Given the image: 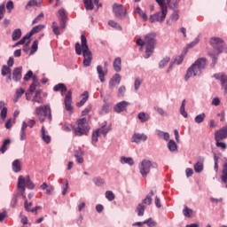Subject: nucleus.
<instances>
[{"instance_id": "48", "label": "nucleus", "mask_w": 227, "mask_h": 227, "mask_svg": "<svg viewBox=\"0 0 227 227\" xmlns=\"http://www.w3.org/2000/svg\"><path fill=\"white\" fill-rule=\"evenodd\" d=\"M11 141L10 139H6L4 141L1 148H0V152L1 153H4L6 152V150H8V148L6 147L8 145H10Z\"/></svg>"}, {"instance_id": "52", "label": "nucleus", "mask_w": 227, "mask_h": 227, "mask_svg": "<svg viewBox=\"0 0 227 227\" xmlns=\"http://www.w3.org/2000/svg\"><path fill=\"white\" fill-rule=\"evenodd\" d=\"M108 25L111 26V27H114L119 31H121V26H120V24L116 23L114 20H109Z\"/></svg>"}, {"instance_id": "30", "label": "nucleus", "mask_w": 227, "mask_h": 227, "mask_svg": "<svg viewBox=\"0 0 227 227\" xmlns=\"http://www.w3.org/2000/svg\"><path fill=\"white\" fill-rule=\"evenodd\" d=\"M145 207L143 203H140L137 205V208H136V212L137 213V215L139 217H143V215H145Z\"/></svg>"}, {"instance_id": "17", "label": "nucleus", "mask_w": 227, "mask_h": 227, "mask_svg": "<svg viewBox=\"0 0 227 227\" xmlns=\"http://www.w3.org/2000/svg\"><path fill=\"white\" fill-rule=\"evenodd\" d=\"M128 106H130V103L127 101H121L114 106V111L115 113H122V111L127 110Z\"/></svg>"}, {"instance_id": "29", "label": "nucleus", "mask_w": 227, "mask_h": 227, "mask_svg": "<svg viewBox=\"0 0 227 227\" xmlns=\"http://www.w3.org/2000/svg\"><path fill=\"white\" fill-rule=\"evenodd\" d=\"M43 29H45V25H37L34 27L28 34L31 36H33V35H36V33H40V31H42Z\"/></svg>"}, {"instance_id": "37", "label": "nucleus", "mask_w": 227, "mask_h": 227, "mask_svg": "<svg viewBox=\"0 0 227 227\" xmlns=\"http://www.w3.org/2000/svg\"><path fill=\"white\" fill-rule=\"evenodd\" d=\"M121 164H129V166H134V160L132 158L122 156L121 157Z\"/></svg>"}, {"instance_id": "41", "label": "nucleus", "mask_w": 227, "mask_h": 227, "mask_svg": "<svg viewBox=\"0 0 227 227\" xmlns=\"http://www.w3.org/2000/svg\"><path fill=\"white\" fill-rule=\"evenodd\" d=\"M29 38H31V35L28 33L25 36H23L18 43H16L15 45H24L27 40H28L29 43H31V41H29Z\"/></svg>"}, {"instance_id": "35", "label": "nucleus", "mask_w": 227, "mask_h": 227, "mask_svg": "<svg viewBox=\"0 0 227 227\" xmlns=\"http://www.w3.org/2000/svg\"><path fill=\"white\" fill-rule=\"evenodd\" d=\"M60 184H64L62 186V196H66V194L68 192V180L61 179Z\"/></svg>"}, {"instance_id": "36", "label": "nucleus", "mask_w": 227, "mask_h": 227, "mask_svg": "<svg viewBox=\"0 0 227 227\" xmlns=\"http://www.w3.org/2000/svg\"><path fill=\"white\" fill-rule=\"evenodd\" d=\"M135 12L136 13H138V15L141 17V19H143V20L145 22H146V20H148V16L146 15V12H143V10H141L139 8V6H137L136 9H135Z\"/></svg>"}, {"instance_id": "8", "label": "nucleus", "mask_w": 227, "mask_h": 227, "mask_svg": "<svg viewBox=\"0 0 227 227\" xmlns=\"http://www.w3.org/2000/svg\"><path fill=\"white\" fill-rule=\"evenodd\" d=\"M76 128H74V132L76 136H86L90 132V126H88V119L82 118L76 121Z\"/></svg>"}, {"instance_id": "15", "label": "nucleus", "mask_w": 227, "mask_h": 227, "mask_svg": "<svg viewBox=\"0 0 227 227\" xmlns=\"http://www.w3.org/2000/svg\"><path fill=\"white\" fill-rule=\"evenodd\" d=\"M121 82V76H120V74H114L109 82L110 90L116 88V86H118V84H120Z\"/></svg>"}, {"instance_id": "16", "label": "nucleus", "mask_w": 227, "mask_h": 227, "mask_svg": "<svg viewBox=\"0 0 227 227\" xmlns=\"http://www.w3.org/2000/svg\"><path fill=\"white\" fill-rule=\"evenodd\" d=\"M12 79L15 82H19L22 79V67H16L12 71Z\"/></svg>"}, {"instance_id": "32", "label": "nucleus", "mask_w": 227, "mask_h": 227, "mask_svg": "<svg viewBox=\"0 0 227 227\" xmlns=\"http://www.w3.org/2000/svg\"><path fill=\"white\" fill-rule=\"evenodd\" d=\"M20 36H22V31L20 30V28H17L12 32V38L13 42H17V40H19Z\"/></svg>"}, {"instance_id": "47", "label": "nucleus", "mask_w": 227, "mask_h": 227, "mask_svg": "<svg viewBox=\"0 0 227 227\" xmlns=\"http://www.w3.org/2000/svg\"><path fill=\"white\" fill-rule=\"evenodd\" d=\"M169 61H171V59L169 57H165L162 60L160 61V68H164V67H166Z\"/></svg>"}, {"instance_id": "12", "label": "nucleus", "mask_w": 227, "mask_h": 227, "mask_svg": "<svg viewBox=\"0 0 227 227\" xmlns=\"http://www.w3.org/2000/svg\"><path fill=\"white\" fill-rule=\"evenodd\" d=\"M216 81H220L221 88L223 90L224 95H227V75L224 73H217L214 74Z\"/></svg>"}, {"instance_id": "10", "label": "nucleus", "mask_w": 227, "mask_h": 227, "mask_svg": "<svg viewBox=\"0 0 227 227\" xmlns=\"http://www.w3.org/2000/svg\"><path fill=\"white\" fill-rule=\"evenodd\" d=\"M152 168H157L156 163H152V161L148 160H142L139 166V170L142 176L146 177L148 176V173H150V169H152Z\"/></svg>"}, {"instance_id": "39", "label": "nucleus", "mask_w": 227, "mask_h": 227, "mask_svg": "<svg viewBox=\"0 0 227 227\" xmlns=\"http://www.w3.org/2000/svg\"><path fill=\"white\" fill-rule=\"evenodd\" d=\"M97 70H98V77L100 79V82H104L106 81L104 79V77H106V74H104V69L102 68V66H98Z\"/></svg>"}, {"instance_id": "63", "label": "nucleus", "mask_w": 227, "mask_h": 227, "mask_svg": "<svg viewBox=\"0 0 227 227\" xmlns=\"http://www.w3.org/2000/svg\"><path fill=\"white\" fill-rule=\"evenodd\" d=\"M33 77V71H28L25 75H24V81H29Z\"/></svg>"}, {"instance_id": "9", "label": "nucleus", "mask_w": 227, "mask_h": 227, "mask_svg": "<svg viewBox=\"0 0 227 227\" xmlns=\"http://www.w3.org/2000/svg\"><path fill=\"white\" fill-rule=\"evenodd\" d=\"M160 10V12H158L150 16L149 20L152 24H153V22L162 23L164 20H166V16L168 15V8L163 7Z\"/></svg>"}, {"instance_id": "11", "label": "nucleus", "mask_w": 227, "mask_h": 227, "mask_svg": "<svg viewBox=\"0 0 227 227\" xmlns=\"http://www.w3.org/2000/svg\"><path fill=\"white\" fill-rule=\"evenodd\" d=\"M113 12L114 13L116 19L123 20L127 17V9H125L121 4H114L113 5Z\"/></svg>"}, {"instance_id": "27", "label": "nucleus", "mask_w": 227, "mask_h": 227, "mask_svg": "<svg viewBox=\"0 0 227 227\" xmlns=\"http://www.w3.org/2000/svg\"><path fill=\"white\" fill-rule=\"evenodd\" d=\"M27 129V123L26 121H23L21 129H20V141H26V139H27L26 129Z\"/></svg>"}, {"instance_id": "33", "label": "nucleus", "mask_w": 227, "mask_h": 227, "mask_svg": "<svg viewBox=\"0 0 227 227\" xmlns=\"http://www.w3.org/2000/svg\"><path fill=\"white\" fill-rule=\"evenodd\" d=\"M1 74L5 77V75H12V67L4 65L2 67Z\"/></svg>"}, {"instance_id": "50", "label": "nucleus", "mask_w": 227, "mask_h": 227, "mask_svg": "<svg viewBox=\"0 0 227 227\" xmlns=\"http://www.w3.org/2000/svg\"><path fill=\"white\" fill-rule=\"evenodd\" d=\"M106 200H108V201H114V198H116V196L114 195V193L113 192L106 191Z\"/></svg>"}, {"instance_id": "43", "label": "nucleus", "mask_w": 227, "mask_h": 227, "mask_svg": "<svg viewBox=\"0 0 227 227\" xmlns=\"http://www.w3.org/2000/svg\"><path fill=\"white\" fill-rule=\"evenodd\" d=\"M92 180L95 185H97L98 187H102V185L106 184V181L100 177H94Z\"/></svg>"}, {"instance_id": "7", "label": "nucleus", "mask_w": 227, "mask_h": 227, "mask_svg": "<svg viewBox=\"0 0 227 227\" xmlns=\"http://www.w3.org/2000/svg\"><path fill=\"white\" fill-rule=\"evenodd\" d=\"M17 187L21 196H24V192H26V187H27V189H35V184L31 182L29 176H27L26 177H24V176H20Z\"/></svg>"}, {"instance_id": "61", "label": "nucleus", "mask_w": 227, "mask_h": 227, "mask_svg": "<svg viewBox=\"0 0 227 227\" xmlns=\"http://www.w3.org/2000/svg\"><path fill=\"white\" fill-rule=\"evenodd\" d=\"M215 145H216L217 148H222V150H226V148H227L226 144H224L221 141H216Z\"/></svg>"}, {"instance_id": "62", "label": "nucleus", "mask_w": 227, "mask_h": 227, "mask_svg": "<svg viewBox=\"0 0 227 227\" xmlns=\"http://www.w3.org/2000/svg\"><path fill=\"white\" fill-rule=\"evenodd\" d=\"M13 123H15V121H13L12 119H8L5 123V129H11L12 127H13Z\"/></svg>"}, {"instance_id": "22", "label": "nucleus", "mask_w": 227, "mask_h": 227, "mask_svg": "<svg viewBox=\"0 0 227 227\" xmlns=\"http://www.w3.org/2000/svg\"><path fill=\"white\" fill-rule=\"evenodd\" d=\"M82 100L76 103V107H82L88 102V98L90 97V93L88 91H84L82 95Z\"/></svg>"}, {"instance_id": "28", "label": "nucleus", "mask_w": 227, "mask_h": 227, "mask_svg": "<svg viewBox=\"0 0 227 227\" xmlns=\"http://www.w3.org/2000/svg\"><path fill=\"white\" fill-rule=\"evenodd\" d=\"M138 120L141 121V123H145L150 120V114H145V112H141L137 115Z\"/></svg>"}, {"instance_id": "58", "label": "nucleus", "mask_w": 227, "mask_h": 227, "mask_svg": "<svg viewBox=\"0 0 227 227\" xmlns=\"http://www.w3.org/2000/svg\"><path fill=\"white\" fill-rule=\"evenodd\" d=\"M7 114H8V108L4 107V108L1 110V113H0V118H1V120H6Z\"/></svg>"}, {"instance_id": "25", "label": "nucleus", "mask_w": 227, "mask_h": 227, "mask_svg": "<svg viewBox=\"0 0 227 227\" xmlns=\"http://www.w3.org/2000/svg\"><path fill=\"white\" fill-rule=\"evenodd\" d=\"M114 70L121 72V58L118 57L114 60Z\"/></svg>"}, {"instance_id": "3", "label": "nucleus", "mask_w": 227, "mask_h": 227, "mask_svg": "<svg viewBox=\"0 0 227 227\" xmlns=\"http://www.w3.org/2000/svg\"><path fill=\"white\" fill-rule=\"evenodd\" d=\"M155 34L151 33L145 36V40L138 38L137 40V45H139L140 47H144L145 45V59H148L152 54H153V51L155 49Z\"/></svg>"}, {"instance_id": "20", "label": "nucleus", "mask_w": 227, "mask_h": 227, "mask_svg": "<svg viewBox=\"0 0 227 227\" xmlns=\"http://www.w3.org/2000/svg\"><path fill=\"white\" fill-rule=\"evenodd\" d=\"M203 162H205V158L199 157L197 163L194 165L195 173H201L203 171Z\"/></svg>"}, {"instance_id": "13", "label": "nucleus", "mask_w": 227, "mask_h": 227, "mask_svg": "<svg viewBox=\"0 0 227 227\" xmlns=\"http://www.w3.org/2000/svg\"><path fill=\"white\" fill-rule=\"evenodd\" d=\"M65 109L70 114L74 111V106H72V90H68L65 98H64Z\"/></svg>"}, {"instance_id": "5", "label": "nucleus", "mask_w": 227, "mask_h": 227, "mask_svg": "<svg viewBox=\"0 0 227 227\" xmlns=\"http://www.w3.org/2000/svg\"><path fill=\"white\" fill-rule=\"evenodd\" d=\"M59 27H58V22L53 21L51 25V29L57 36H59L61 35V31H65L67 28V22L68 20V18L67 16V11L65 9H59Z\"/></svg>"}, {"instance_id": "31", "label": "nucleus", "mask_w": 227, "mask_h": 227, "mask_svg": "<svg viewBox=\"0 0 227 227\" xmlns=\"http://www.w3.org/2000/svg\"><path fill=\"white\" fill-rule=\"evenodd\" d=\"M26 93V90L22 88H20L16 90L15 95H14V102L17 103L19 102V98L22 97Z\"/></svg>"}, {"instance_id": "45", "label": "nucleus", "mask_w": 227, "mask_h": 227, "mask_svg": "<svg viewBox=\"0 0 227 227\" xmlns=\"http://www.w3.org/2000/svg\"><path fill=\"white\" fill-rule=\"evenodd\" d=\"M111 129L107 127H102L100 129H98L96 131H98V133L104 135V137H106L107 136V132H109Z\"/></svg>"}, {"instance_id": "44", "label": "nucleus", "mask_w": 227, "mask_h": 227, "mask_svg": "<svg viewBox=\"0 0 227 227\" xmlns=\"http://www.w3.org/2000/svg\"><path fill=\"white\" fill-rule=\"evenodd\" d=\"M194 211L192 209L189 208L187 206H184V208L183 209V214L184 217H191Z\"/></svg>"}, {"instance_id": "21", "label": "nucleus", "mask_w": 227, "mask_h": 227, "mask_svg": "<svg viewBox=\"0 0 227 227\" xmlns=\"http://www.w3.org/2000/svg\"><path fill=\"white\" fill-rule=\"evenodd\" d=\"M32 102L36 104H43V98H42V90H35V94L32 98Z\"/></svg>"}, {"instance_id": "57", "label": "nucleus", "mask_w": 227, "mask_h": 227, "mask_svg": "<svg viewBox=\"0 0 227 227\" xmlns=\"http://www.w3.org/2000/svg\"><path fill=\"white\" fill-rule=\"evenodd\" d=\"M180 19V15L178 14V11H174L173 13L170 16V20H173L174 22H176Z\"/></svg>"}, {"instance_id": "51", "label": "nucleus", "mask_w": 227, "mask_h": 227, "mask_svg": "<svg viewBox=\"0 0 227 227\" xmlns=\"http://www.w3.org/2000/svg\"><path fill=\"white\" fill-rule=\"evenodd\" d=\"M153 201V200L152 199V196L146 195L141 203H143V205H152Z\"/></svg>"}, {"instance_id": "42", "label": "nucleus", "mask_w": 227, "mask_h": 227, "mask_svg": "<svg viewBox=\"0 0 227 227\" xmlns=\"http://www.w3.org/2000/svg\"><path fill=\"white\" fill-rule=\"evenodd\" d=\"M205 118H207V115L205 113L200 114L195 117V123H203L205 121Z\"/></svg>"}, {"instance_id": "46", "label": "nucleus", "mask_w": 227, "mask_h": 227, "mask_svg": "<svg viewBox=\"0 0 227 227\" xmlns=\"http://www.w3.org/2000/svg\"><path fill=\"white\" fill-rule=\"evenodd\" d=\"M141 84H143V79L137 77L135 79V82H134V88H135L136 91H137V90H139V88H141Z\"/></svg>"}, {"instance_id": "56", "label": "nucleus", "mask_w": 227, "mask_h": 227, "mask_svg": "<svg viewBox=\"0 0 227 227\" xmlns=\"http://www.w3.org/2000/svg\"><path fill=\"white\" fill-rule=\"evenodd\" d=\"M44 14L43 12H41L33 21H32V26H35V24H38L39 22L42 21V19H43Z\"/></svg>"}, {"instance_id": "49", "label": "nucleus", "mask_w": 227, "mask_h": 227, "mask_svg": "<svg viewBox=\"0 0 227 227\" xmlns=\"http://www.w3.org/2000/svg\"><path fill=\"white\" fill-rule=\"evenodd\" d=\"M145 224H147L148 227H156L157 226V222L153 221V219L149 218L145 221H144Z\"/></svg>"}, {"instance_id": "1", "label": "nucleus", "mask_w": 227, "mask_h": 227, "mask_svg": "<svg viewBox=\"0 0 227 227\" xmlns=\"http://www.w3.org/2000/svg\"><path fill=\"white\" fill-rule=\"evenodd\" d=\"M82 44L79 43H75V52L78 56L83 54V66L90 67L91 65V60L93 59V55L91 51H90V47H88V40L86 39V35H81Z\"/></svg>"}, {"instance_id": "2", "label": "nucleus", "mask_w": 227, "mask_h": 227, "mask_svg": "<svg viewBox=\"0 0 227 227\" xmlns=\"http://www.w3.org/2000/svg\"><path fill=\"white\" fill-rule=\"evenodd\" d=\"M209 42L214 51H209L208 56L212 58V67H215V65H217V58L219 57V54L224 51L226 43H224V41L219 37H212Z\"/></svg>"}, {"instance_id": "59", "label": "nucleus", "mask_w": 227, "mask_h": 227, "mask_svg": "<svg viewBox=\"0 0 227 227\" xmlns=\"http://www.w3.org/2000/svg\"><path fill=\"white\" fill-rule=\"evenodd\" d=\"M125 91H127V88L122 85L119 88L118 97H123L125 95Z\"/></svg>"}, {"instance_id": "24", "label": "nucleus", "mask_w": 227, "mask_h": 227, "mask_svg": "<svg viewBox=\"0 0 227 227\" xmlns=\"http://www.w3.org/2000/svg\"><path fill=\"white\" fill-rule=\"evenodd\" d=\"M12 170L14 173H19L22 171V162H20V160H15L12 162Z\"/></svg>"}, {"instance_id": "55", "label": "nucleus", "mask_w": 227, "mask_h": 227, "mask_svg": "<svg viewBox=\"0 0 227 227\" xmlns=\"http://www.w3.org/2000/svg\"><path fill=\"white\" fill-rule=\"evenodd\" d=\"M36 51H38V40L34 41L32 43L30 54H35Z\"/></svg>"}, {"instance_id": "34", "label": "nucleus", "mask_w": 227, "mask_h": 227, "mask_svg": "<svg viewBox=\"0 0 227 227\" xmlns=\"http://www.w3.org/2000/svg\"><path fill=\"white\" fill-rule=\"evenodd\" d=\"M166 1H167V4L172 10H175V8H178V4H180V0H166Z\"/></svg>"}, {"instance_id": "23", "label": "nucleus", "mask_w": 227, "mask_h": 227, "mask_svg": "<svg viewBox=\"0 0 227 227\" xmlns=\"http://www.w3.org/2000/svg\"><path fill=\"white\" fill-rule=\"evenodd\" d=\"M67 85L64 83H58L53 87V91H61L62 97L65 95V93H67Z\"/></svg>"}, {"instance_id": "53", "label": "nucleus", "mask_w": 227, "mask_h": 227, "mask_svg": "<svg viewBox=\"0 0 227 227\" xmlns=\"http://www.w3.org/2000/svg\"><path fill=\"white\" fill-rule=\"evenodd\" d=\"M98 136H100V134L98 130L92 133V145H97V143H98Z\"/></svg>"}, {"instance_id": "40", "label": "nucleus", "mask_w": 227, "mask_h": 227, "mask_svg": "<svg viewBox=\"0 0 227 227\" xmlns=\"http://www.w3.org/2000/svg\"><path fill=\"white\" fill-rule=\"evenodd\" d=\"M83 4L85 6V10L91 11L95 6L93 5V0H83Z\"/></svg>"}, {"instance_id": "60", "label": "nucleus", "mask_w": 227, "mask_h": 227, "mask_svg": "<svg viewBox=\"0 0 227 227\" xmlns=\"http://www.w3.org/2000/svg\"><path fill=\"white\" fill-rule=\"evenodd\" d=\"M92 106L91 105H89L82 112V116H86V114L91 113Z\"/></svg>"}, {"instance_id": "64", "label": "nucleus", "mask_w": 227, "mask_h": 227, "mask_svg": "<svg viewBox=\"0 0 227 227\" xmlns=\"http://www.w3.org/2000/svg\"><path fill=\"white\" fill-rule=\"evenodd\" d=\"M36 86H40V83L32 82V84L29 87L30 93H33L36 90Z\"/></svg>"}, {"instance_id": "54", "label": "nucleus", "mask_w": 227, "mask_h": 227, "mask_svg": "<svg viewBox=\"0 0 227 227\" xmlns=\"http://www.w3.org/2000/svg\"><path fill=\"white\" fill-rule=\"evenodd\" d=\"M4 13H6V5L4 4L0 5V20L4 19Z\"/></svg>"}, {"instance_id": "18", "label": "nucleus", "mask_w": 227, "mask_h": 227, "mask_svg": "<svg viewBox=\"0 0 227 227\" xmlns=\"http://www.w3.org/2000/svg\"><path fill=\"white\" fill-rule=\"evenodd\" d=\"M148 137L145 134L135 133L131 138L132 143L139 144L141 141H146Z\"/></svg>"}, {"instance_id": "6", "label": "nucleus", "mask_w": 227, "mask_h": 227, "mask_svg": "<svg viewBox=\"0 0 227 227\" xmlns=\"http://www.w3.org/2000/svg\"><path fill=\"white\" fill-rule=\"evenodd\" d=\"M35 116H36L41 123L45 121V118L48 120H52V114L51 112V107L49 106H37L34 111Z\"/></svg>"}, {"instance_id": "14", "label": "nucleus", "mask_w": 227, "mask_h": 227, "mask_svg": "<svg viewBox=\"0 0 227 227\" xmlns=\"http://www.w3.org/2000/svg\"><path fill=\"white\" fill-rule=\"evenodd\" d=\"M223 139H227V126L215 132V141H223Z\"/></svg>"}, {"instance_id": "38", "label": "nucleus", "mask_w": 227, "mask_h": 227, "mask_svg": "<svg viewBox=\"0 0 227 227\" xmlns=\"http://www.w3.org/2000/svg\"><path fill=\"white\" fill-rule=\"evenodd\" d=\"M168 148L170 152H176L178 150L176 142H175V140H169V142L168 144Z\"/></svg>"}, {"instance_id": "19", "label": "nucleus", "mask_w": 227, "mask_h": 227, "mask_svg": "<svg viewBox=\"0 0 227 227\" xmlns=\"http://www.w3.org/2000/svg\"><path fill=\"white\" fill-rule=\"evenodd\" d=\"M41 137H42L43 141L44 143H46V145L51 144V138L49 136V131L45 130V126H43L41 128Z\"/></svg>"}, {"instance_id": "4", "label": "nucleus", "mask_w": 227, "mask_h": 227, "mask_svg": "<svg viewBox=\"0 0 227 227\" xmlns=\"http://www.w3.org/2000/svg\"><path fill=\"white\" fill-rule=\"evenodd\" d=\"M207 67V59L200 58L197 59L186 71L184 81H189L191 77H196V75H201V72L205 70Z\"/></svg>"}, {"instance_id": "26", "label": "nucleus", "mask_w": 227, "mask_h": 227, "mask_svg": "<svg viewBox=\"0 0 227 227\" xmlns=\"http://www.w3.org/2000/svg\"><path fill=\"white\" fill-rule=\"evenodd\" d=\"M32 6H37L40 8L42 6V0H30L26 5V10H29V8H32Z\"/></svg>"}]
</instances>
